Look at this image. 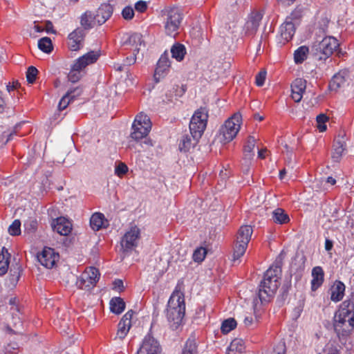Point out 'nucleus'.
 Masks as SVG:
<instances>
[{
    "label": "nucleus",
    "mask_w": 354,
    "mask_h": 354,
    "mask_svg": "<svg viewBox=\"0 0 354 354\" xmlns=\"http://www.w3.org/2000/svg\"><path fill=\"white\" fill-rule=\"evenodd\" d=\"M255 321H257V318H255ZM254 319L250 315H247L245 317L243 322L245 326L250 327L253 325Z\"/></svg>",
    "instance_id": "nucleus-56"
},
{
    "label": "nucleus",
    "mask_w": 354,
    "mask_h": 354,
    "mask_svg": "<svg viewBox=\"0 0 354 354\" xmlns=\"http://www.w3.org/2000/svg\"><path fill=\"white\" fill-rule=\"evenodd\" d=\"M299 12H292L290 17H287L286 21L281 26V37L283 41H281L280 42L283 43V44L289 41L294 36L295 32V25L292 20L299 19Z\"/></svg>",
    "instance_id": "nucleus-9"
},
{
    "label": "nucleus",
    "mask_w": 354,
    "mask_h": 354,
    "mask_svg": "<svg viewBox=\"0 0 354 354\" xmlns=\"http://www.w3.org/2000/svg\"><path fill=\"white\" fill-rule=\"evenodd\" d=\"M134 311L130 310L127 311L120 319L118 325L117 336L123 339L129 333L131 327V319Z\"/></svg>",
    "instance_id": "nucleus-15"
},
{
    "label": "nucleus",
    "mask_w": 354,
    "mask_h": 354,
    "mask_svg": "<svg viewBox=\"0 0 354 354\" xmlns=\"http://www.w3.org/2000/svg\"><path fill=\"white\" fill-rule=\"evenodd\" d=\"M38 48L46 53H50L53 50V44L49 37H44L38 41Z\"/></svg>",
    "instance_id": "nucleus-37"
},
{
    "label": "nucleus",
    "mask_w": 354,
    "mask_h": 354,
    "mask_svg": "<svg viewBox=\"0 0 354 354\" xmlns=\"http://www.w3.org/2000/svg\"><path fill=\"white\" fill-rule=\"evenodd\" d=\"M333 327L340 338L348 336L354 329V300L347 299L338 306L333 318Z\"/></svg>",
    "instance_id": "nucleus-2"
},
{
    "label": "nucleus",
    "mask_w": 354,
    "mask_h": 354,
    "mask_svg": "<svg viewBox=\"0 0 354 354\" xmlns=\"http://www.w3.org/2000/svg\"><path fill=\"white\" fill-rule=\"evenodd\" d=\"M172 90L174 92H176V95L178 97L182 96L185 93L186 91L183 86H182L181 87H179L178 86H174Z\"/></svg>",
    "instance_id": "nucleus-58"
},
{
    "label": "nucleus",
    "mask_w": 354,
    "mask_h": 354,
    "mask_svg": "<svg viewBox=\"0 0 354 354\" xmlns=\"http://www.w3.org/2000/svg\"><path fill=\"white\" fill-rule=\"evenodd\" d=\"M140 229L135 226L125 233L121 241V245L124 251L131 250L137 246L138 240L140 238Z\"/></svg>",
    "instance_id": "nucleus-12"
},
{
    "label": "nucleus",
    "mask_w": 354,
    "mask_h": 354,
    "mask_svg": "<svg viewBox=\"0 0 354 354\" xmlns=\"http://www.w3.org/2000/svg\"><path fill=\"white\" fill-rule=\"evenodd\" d=\"M69 93H66L62 97V99L60 100L59 102V104H58V109L59 111H62V110H64L67 106L71 102H73L70 98H69Z\"/></svg>",
    "instance_id": "nucleus-48"
},
{
    "label": "nucleus",
    "mask_w": 354,
    "mask_h": 354,
    "mask_svg": "<svg viewBox=\"0 0 354 354\" xmlns=\"http://www.w3.org/2000/svg\"><path fill=\"white\" fill-rule=\"evenodd\" d=\"M20 126H21L20 124H17L15 125V130L13 131H12L11 133H10L9 135L8 136L6 142H8V141H10L12 139L13 135L16 133V131H17V128L19 127Z\"/></svg>",
    "instance_id": "nucleus-62"
},
{
    "label": "nucleus",
    "mask_w": 354,
    "mask_h": 354,
    "mask_svg": "<svg viewBox=\"0 0 354 354\" xmlns=\"http://www.w3.org/2000/svg\"><path fill=\"white\" fill-rule=\"evenodd\" d=\"M317 127L320 132H323L326 130V122L328 120V118L325 114H319L317 116Z\"/></svg>",
    "instance_id": "nucleus-43"
},
{
    "label": "nucleus",
    "mask_w": 354,
    "mask_h": 354,
    "mask_svg": "<svg viewBox=\"0 0 354 354\" xmlns=\"http://www.w3.org/2000/svg\"><path fill=\"white\" fill-rule=\"evenodd\" d=\"M142 37V35L138 32L125 33L122 39V46H125L127 49L133 48V51L138 53L139 46L143 41Z\"/></svg>",
    "instance_id": "nucleus-13"
},
{
    "label": "nucleus",
    "mask_w": 354,
    "mask_h": 354,
    "mask_svg": "<svg viewBox=\"0 0 354 354\" xmlns=\"http://www.w3.org/2000/svg\"><path fill=\"white\" fill-rule=\"evenodd\" d=\"M256 139L254 136H250L244 145L243 152L245 157L249 158L254 156L253 149L255 146Z\"/></svg>",
    "instance_id": "nucleus-36"
},
{
    "label": "nucleus",
    "mask_w": 354,
    "mask_h": 354,
    "mask_svg": "<svg viewBox=\"0 0 354 354\" xmlns=\"http://www.w3.org/2000/svg\"><path fill=\"white\" fill-rule=\"evenodd\" d=\"M39 262L48 269L53 268L59 259V255L53 248L45 247L37 256Z\"/></svg>",
    "instance_id": "nucleus-10"
},
{
    "label": "nucleus",
    "mask_w": 354,
    "mask_h": 354,
    "mask_svg": "<svg viewBox=\"0 0 354 354\" xmlns=\"http://www.w3.org/2000/svg\"><path fill=\"white\" fill-rule=\"evenodd\" d=\"M248 245V243H245V241L236 240V243L234 248V260L239 259L245 254Z\"/></svg>",
    "instance_id": "nucleus-35"
},
{
    "label": "nucleus",
    "mask_w": 354,
    "mask_h": 354,
    "mask_svg": "<svg viewBox=\"0 0 354 354\" xmlns=\"http://www.w3.org/2000/svg\"><path fill=\"white\" fill-rule=\"evenodd\" d=\"M21 222L19 220H15L8 228V232L12 236H17L21 234Z\"/></svg>",
    "instance_id": "nucleus-45"
},
{
    "label": "nucleus",
    "mask_w": 354,
    "mask_h": 354,
    "mask_svg": "<svg viewBox=\"0 0 354 354\" xmlns=\"http://www.w3.org/2000/svg\"><path fill=\"white\" fill-rule=\"evenodd\" d=\"M44 30L49 33V32H55V30H53V25L50 21H46L45 22V26Z\"/></svg>",
    "instance_id": "nucleus-59"
},
{
    "label": "nucleus",
    "mask_w": 354,
    "mask_h": 354,
    "mask_svg": "<svg viewBox=\"0 0 354 354\" xmlns=\"http://www.w3.org/2000/svg\"><path fill=\"white\" fill-rule=\"evenodd\" d=\"M252 232L253 230L250 225L241 227L237 234L236 240L243 241L248 243L250 241Z\"/></svg>",
    "instance_id": "nucleus-32"
},
{
    "label": "nucleus",
    "mask_w": 354,
    "mask_h": 354,
    "mask_svg": "<svg viewBox=\"0 0 354 354\" xmlns=\"http://www.w3.org/2000/svg\"><path fill=\"white\" fill-rule=\"evenodd\" d=\"M133 124H136L138 126H142L143 127H146L147 126H149V129L151 128V123L149 118L142 113H139L136 115L134 122Z\"/></svg>",
    "instance_id": "nucleus-40"
},
{
    "label": "nucleus",
    "mask_w": 354,
    "mask_h": 354,
    "mask_svg": "<svg viewBox=\"0 0 354 354\" xmlns=\"http://www.w3.org/2000/svg\"><path fill=\"white\" fill-rule=\"evenodd\" d=\"M333 247V243L331 240L326 239L325 241V250L326 251H330L332 250Z\"/></svg>",
    "instance_id": "nucleus-61"
},
{
    "label": "nucleus",
    "mask_w": 354,
    "mask_h": 354,
    "mask_svg": "<svg viewBox=\"0 0 354 354\" xmlns=\"http://www.w3.org/2000/svg\"><path fill=\"white\" fill-rule=\"evenodd\" d=\"M122 17L126 20H130L134 17L133 9L130 6L125 7L122 11Z\"/></svg>",
    "instance_id": "nucleus-49"
},
{
    "label": "nucleus",
    "mask_w": 354,
    "mask_h": 354,
    "mask_svg": "<svg viewBox=\"0 0 354 354\" xmlns=\"http://www.w3.org/2000/svg\"><path fill=\"white\" fill-rule=\"evenodd\" d=\"M310 55V50L306 46H301L299 47L294 53V61L295 64H302L308 57V55Z\"/></svg>",
    "instance_id": "nucleus-26"
},
{
    "label": "nucleus",
    "mask_w": 354,
    "mask_h": 354,
    "mask_svg": "<svg viewBox=\"0 0 354 354\" xmlns=\"http://www.w3.org/2000/svg\"><path fill=\"white\" fill-rule=\"evenodd\" d=\"M345 285L340 281H336L330 288V299L335 302L341 301L344 295Z\"/></svg>",
    "instance_id": "nucleus-22"
},
{
    "label": "nucleus",
    "mask_w": 354,
    "mask_h": 354,
    "mask_svg": "<svg viewBox=\"0 0 354 354\" xmlns=\"http://www.w3.org/2000/svg\"><path fill=\"white\" fill-rule=\"evenodd\" d=\"M17 299L16 297H11L9 300V304L12 306H14V307L12 308V310L14 311H16L17 313L20 312V309L19 306H17Z\"/></svg>",
    "instance_id": "nucleus-57"
},
{
    "label": "nucleus",
    "mask_w": 354,
    "mask_h": 354,
    "mask_svg": "<svg viewBox=\"0 0 354 354\" xmlns=\"http://www.w3.org/2000/svg\"><path fill=\"white\" fill-rule=\"evenodd\" d=\"M345 150L344 142L339 139L335 140L333 145L332 159L334 162H338L341 160Z\"/></svg>",
    "instance_id": "nucleus-25"
},
{
    "label": "nucleus",
    "mask_w": 354,
    "mask_h": 354,
    "mask_svg": "<svg viewBox=\"0 0 354 354\" xmlns=\"http://www.w3.org/2000/svg\"><path fill=\"white\" fill-rule=\"evenodd\" d=\"M171 66V62L169 58V54L165 51L158 59L154 73V80L156 83L160 82V77H164L169 71Z\"/></svg>",
    "instance_id": "nucleus-14"
},
{
    "label": "nucleus",
    "mask_w": 354,
    "mask_h": 354,
    "mask_svg": "<svg viewBox=\"0 0 354 354\" xmlns=\"http://www.w3.org/2000/svg\"><path fill=\"white\" fill-rule=\"evenodd\" d=\"M94 21H95L94 14L90 10L86 11L81 16V20H80V24H81L82 26L83 27V30L85 31V30L91 29L93 27V22Z\"/></svg>",
    "instance_id": "nucleus-28"
},
{
    "label": "nucleus",
    "mask_w": 354,
    "mask_h": 354,
    "mask_svg": "<svg viewBox=\"0 0 354 354\" xmlns=\"http://www.w3.org/2000/svg\"><path fill=\"white\" fill-rule=\"evenodd\" d=\"M281 261H276L264 273L258 292L259 298L262 304L269 302L279 288V275L281 272Z\"/></svg>",
    "instance_id": "nucleus-3"
},
{
    "label": "nucleus",
    "mask_w": 354,
    "mask_h": 354,
    "mask_svg": "<svg viewBox=\"0 0 354 354\" xmlns=\"http://www.w3.org/2000/svg\"><path fill=\"white\" fill-rule=\"evenodd\" d=\"M138 53H133V55L130 56V57H127L125 60L124 61V65H127V66H131V65H133L136 63V55Z\"/></svg>",
    "instance_id": "nucleus-55"
},
{
    "label": "nucleus",
    "mask_w": 354,
    "mask_h": 354,
    "mask_svg": "<svg viewBox=\"0 0 354 354\" xmlns=\"http://www.w3.org/2000/svg\"><path fill=\"white\" fill-rule=\"evenodd\" d=\"M286 347L284 342H279L275 345L272 354H286Z\"/></svg>",
    "instance_id": "nucleus-51"
},
{
    "label": "nucleus",
    "mask_w": 354,
    "mask_h": 354,
    "mask_svg": "<svg viewBox=\"0 0 354 354\" xmlns=\"http://www.w3.org/2000/svg\"><path fill=\"white\" fill-rule=\"evenodd\" d=\"M339 46L338 41L334 37H325L316 40L310 48V55L317 61H326Z\"/></svg>",
    "instance_id": "nucleus-5"
},
{
    "label": "nucleus",
    "mask_w": 354,
    "mask_h": 354,
    "mask_svg": "<svg viewBox=\"0 0 354 354\" xmlns=\"http://www.w3.org/2000/svg\"><path fill=\"white\" fill-rule=\"evenodd\" d=\"M161 350V346L158 340L151 333H148L143 339L137 354H160Z\"/></svg>",
    "instance_id": "nucleus-11"
},
{
    "label": "nucleus",
    "mask_w": 354,
    "mask_h": 354,
    "mask_svg": "<svg viewBox=\"0 0 354 354\" xmlns=\"http://www.w3.org/2000/svg\"><path fill=\"white\" fill-rule=\"evenodd\" d=\"M128 171V167L122 162H119L115 167V174L120 178H122Z\"/></svg>",
    "instance_id": "nucleus-47"
},
{
    "label": "nucleus",
    "mask_w": 354,
    "mask_h": 354,
    "mask_svg": "<svg viewBox=\"0 0 354 354\" xmlns=\"http://www.w3.org/2000/svg\"><path fill=\"white\" fill-rule=\"evenodd\" d=\"M100 57V54L95 51H90L78 58L71 67L68 74L70 82L75 83L81 78V71L86 66L95 63Z\"/></svg>",
    "instance_id": "nucleus-6"
},
{
    "label": "nucleus",
    "mask_w": 354,
    "mask_h": 354,
    "mask_svg": "<svg viewBox=\"0 0 354 354\" xmlns=\"http://www.w3.org/2000/svg\"><path fill=\"white\" fill-rule=\"evenodd\" d=\"M165 30L167 35H175L183 19L179 10L176 8L167 10L165 13Z\"/></svg>",
    "instance_id": "nucleus-8"
},
{
    "label": "nucleus",
    "mask_w": 354,
    "mask_h": 354,
    "mask_svg": "<svg viewBox=\"0 0 354 354\" xmlns=\"http://www.w3.org/2000/svg\"><path fill=\"white\" fill-rule=\"evenodd\" d=\"M263 18V14L259 11L252 12L245 25V33L252 35L256 33Z\"/></svg>",
    "instance_id": "nucleus-16"
},
{
    "label": "nucleus",
    "mask_w": 354,
    "mask_h": 354,
    "mask_svg": "<svg viewBox=\"0 0 354 354\" xmlns=\"http://www.w3.org/2000/svg\"><path fill=\"white\" fill-rule=\"evenodd\" d=\"M172 57L177 61H182L186 54V49L184 45L177 43L172 46L171 48Z\"/></svg>",
    "instance_id": "nucleus-31"
},
{
    "label": "nucleus",
    "mask_w": 354,
    "mask_h": 354,
    "mask_svg": "<svg viewBox=\"0 0 354 354\" xmlns=\"http://www.w3.org/2000/svg\"><path fill=\"white\" fill-rule=\"evenodd\" d=\"M113 11V7L109 3L102 4L94 15L95 21L99 25L104 24L111 17Z\"/></svg>",
    "instance_id": "nucleus-20"
},
{
    "label": "nucleus",
    "mask_w": 354,
    "mask_h": 354,
    "mask_svg": "<svg viewBox=\"0 0 354 354\" xmlns=\"http://www.w3.org/2000/svg\"><path fill=\"white\" fill-rule=\"evenodd\" d=\"M82 93V89L80 87H75L74 88L70 89L67 91L66 93H69V98L73 101L78 96H80Z\"/></svg>",
    "instance_id": "nucleus-52"
},
{
    "label": "nucleus",
    "mask_w": 354,
    "mask_h": 354,
    "mask_svg": "<svg viewBox=\"0 0 354 354\" xmlns=\"http://www.w3.org/2000/svg\"><path fill=\"white\" fill-rule=\"evenodd\" d=\"M326 182L328 183H330V185H333L336 183V180L335 178H333V177L331 176H328L327 178H326Z\"/></svg>",
    "instance_id": "nucleus-64"
},
{
    "label": "nucleus",
    "mask_w": 354,
    "mask_h": 354,
    "mask_svg": "<svg viewBox=\"0 0 354 354\" xmlns=\"http://www.w3.org/2000/svg\"><path fill=\"white\" fill-rule=\"evenodd\" d=\"M104 216L102 213H95L90 219V225L93 230H99L103 225Z\"/></svg>",
    "instance_id": "nucleus-34"
},
{
    "label": "nucleus",
    "mask_w": 354,
    "mask_h": 354,
    "mask_svg": "<svg viewBox=\"0 0 354 354\" xmlns=\"http://www.w3.org/2000/svg\"><path fill=\"white\" fill-rule=\"evenodd\" d=\"M185 313V298L183 294L173 293L169 299L167 317L171 327L176 330L183 323Z\"/></svg>",
    "instance_id": "nucleus-4"
},
{
    "label": "nucleus",
    "mask_w": 354,
    "mask_h": 354,
    "mask_svg": "<svg viewBox=\"0 0 354 354\" xmlns=\"http://www.w3.org/2000/svg\"><path fill=\"white\" fill-rule=\"evenodd\" d=\"M197 352V346L194 340L188 339L183 350L182 354H195Z\"/></svg>",
    "instance_id": "nucleus-42"
},
{
    "label": "nucleus",
    "mask_w": 354,
    "mask_h": 354,
    "mask_svg": "<svg viewBox=\"0 0 354 354\" xmlns=\"http://www.w3.org/2000/svg\"><path fill=\"white\" fill-rule=\"evenodd\" d=\"M272 220L277 224H285L289 222L288 215L281 208H277L272 212Z\"/></svg>",
    "instance_id": "nucleus-29"
},
{
    "label": "nucleus",
    "mask_w": 354,
    "mask_h": 354,
    "mask_svg": "<svg viewBox=\"0 0 354 354\" xmlns=\"http://www.w3.org/2000/svg\"><path fill=\"white\" fill-rule=\"evenodd\" d=\"M147 8L146 1H139L135 4V9L139 12H144Z\"/></svg>",
    "instance_id": "nucleus-54"
},
{
    "label": "nucleus",
    "mask_w": 354,
    "mask_h": 354,
    "mask_svg": "<svg viewBox=\"0 0 354 354\" xmlns=\"http://www.w3.org/2000/svg\"><path fill=\"white\" fill-rule=\"evenodd\" d=\"M21 268L19 263H15V265H12L10 273V281L12 283H17L21 275Z\"/></svg>",
    "instance_id": "nucleus-39"
},
{
    "label": "nucleus",
    "mask_w": 354,
    "mask_h": 354,
    "mask_svg": "<svg viewBox=\"0 0 354 354\" xmlns=\"http://www.w3.org/2000/svg\"><path fill=\"white\" fill-rule=\"evenodd\" d=\"M53 231L62 236L68 235L72 230V224L64 217H58L53 220L52 224Z\"/></svg>",
    "instance_id": "nucleus-17"
},
{
    "label": "nucleus",
    "mask_w": 354,
    "mask_h": 354,
    "mask_svg": "<svg viewBox=\"0 0 354 354\" xmlns=\"http://www.w3.org/2000/svg\"><path fill=\"white\" fill-rule=\"evenodd\" d=\"M131 129L132 132L131 133L130 136L136 141H138L139 140L145 138L151 130L149 125L146 127H143L136 124H132Z\"/></svg>",
    "instance_id": "nucleus-23"
},
{
    "label": "nucleus",
    "mask_w": 354,
    "mask_h": 354,
    "mask_svg": "<svg viewBox=\"0 0 354 354\" xmlns=\"http://www.w3.org/2000/svg\"><path fill=\"white\" fill-rule=\"evenodd\" d=\"M208 117V111L205 107L194 112L189 122L190 135L184 134L179 141L180 152L187 153L197 145L206 129Z\"/></svg>",
    "instance_id": "nucleus-1"
},
{
    "label": "nucleus",
    "mask_w": 354,
    "mask_h": 354,
    "mask_svg": "<svg viewBox=\"0 0 354 354\" xmlns=\"http://www.w3.org/2000/svg\"><path fill=\"white\" fill-rule=\"evenodd\" d=\"M207 250L205 248H198L196 249L193 254V259L196 262H202L205 258Z\"/></svg>",
    "instance_id": "nucleus-44"
},
{
    "label": "nucleus",
    "mask_w": 354,
    "mask_h": 354,
    "mask_svg": "<svg viewBox=\"0 0 354 354\" xmlns=\"http://www.w3.org/2000/svg\"><path fill=\"white\" fill-rule=\"evenodd\" d=\"M34 28L37 32H41L44 30V28L43 26L37 24L35 25Z\"/></svg>",
    "instance_id": "nucleus-63"
},
{
    "label": "nucleus",
    "mask_w": 354,
    "mask_h": 354,
    "mask_svg": "<svg viewBox=\"0 0 354 354\" xmlns=\"http://www.w3.org/2000/svg\"><path fill=\"white\" fill-rule=\"evenodd\" d=\"M346 82L344 73H338L335 74L329 83V88L331 91H337L342 87Z\"/></svg>",
    "instance_id": "nucleus-30"
},
{
    "label": "nucleus",
    "mask_w": 354,
    "mask_h": 354,
    "mask_svg": "<svg viewBox=\"0 0 354 354\" xmlns=\"http://www.w3.org/2000/svg\"><path fill=\"white\" fill-rule=\"evenodd\" d=\"M290 287H291V284H290V281H288L283 284V286L281 288V293L280 295V297L282 301H284L286 299Z\"/></svg>",
    "instance_id": "nucleus-50"
},
{
    "label": "nucleus",
    "mask_w": 354,
    "mask_h": 354,
    "mask_svg": "<svg viewBox=\"0 0 354 354\" xmlns=\"http://www.w3.org/2000/svg\"><path fill=\"white\" fill-rule=\"evenodd\" d=\"M38 73V70L33 66H30L28 67V71L26 72V79L27 82L29 84H33L35 80Z\"/></svg>",
    "instance_id": "nucleus-46"
},
{
    "label": "nucleus",
    "mask_w": 354,
    "mask_h": 354,
    "mask_svg": "<svg viewBox=\"0 0 354 354\" xmlns=\"http://www.w3.org/2000/svg\"><path fill=\"white\" fill-rule=\"evenodd\" d=\"M311 290H317L324 283V272L321 266H315L312 270Z\"/></svg>",
    "instance_id": "nucleus-21"
},
{
    "label": "nucleus",
    "mask_w": 354,
    "mask_h": 354,
    "mask_svg": "<svg viewBox=\"0 0 354 354\" xmlns=\"http://www.w3.org/2000/svg\"><path fill=\"white\" fill-rule=\"evenodd\" d=\"M237 323L234 318H228L224 320L221 326V330L223 334H227L236 327Z\"/></svg>",
    "instance_id": "nucleus-38"
},
{
    "label": "nucleus",
    "mask_w": 354,
    "mask_h": 354,
    "mask_svg": "<svg viewBox=\"0 0 354 354\" xmlns=\"http://www.w3.org/2000/svg\"><path fill=\"white\" fill-rule=\"evenodd\" d=\"M89 277L88 274L83 272L77 279L76 284L77 287L82 290H89L94 287L95 285L88 280Z\"/></svg>",
    "instance_id": "nucleus-33"
},
{
    "label": "nucleus",
    "mask_w": 354,
    "mask_h": 354,
    "mask_svg": "<svg viewBox=\"0 0 354 354\" xmlns=\"http://www.w3.org/2000/svg\"><path fill=\"white\" fill-rule=\"evenodd\" d=\"M11 254L8 249L3 247L0 252V276L4 275L8 270Z\"/></svg>",
    "instance_id": "nucleus-24"
},
{
    "label": "nucleus",
    "mask_w": 354,
    "mask_h": 354,
    "mask_svg": "<svg viewBox=\"0 0 354 354\" xmlns=\"http://www.w3.org/2000/svg\"><path fill=\"white\" fill-rule=\"evenodd\" d=\"M266 71H261L257 75H256V84L258 86H262L265 82L266 80Z\"/></svg>",
    "instance_id": "nucleus-53"
},
{
    "label": "nucleus",
    "mask_w": 354,
    "mask_h": 354,
    "mask_svg": "<svg viewBox=\"0 0 354 354\" xmlns=\"http://www.w3.org/2000/svg\"><path fill=\"white\" fill-rule=\"evenodd\" d=\"M242 116L241 113H236L225 122L220 129L225 142L232 141L237 135L241 124Z\"/></svg>",
    "instance_id": "nucleus-7"
},
{
    "label": "nucleus",
    "mask_w": 354,
    "mask_h": 354,
    "mask_svg": "<svg viewBox=\"0 0 354 354\" xmlns=\"http://www.w3.org/2000/svg\"><path fill=\"white\" fill-rule=\"evenodd\" d=\"M84 37L85 32L82 28H77L70 33L68 35L70 49L73 51L79 50Z\"/></svg>",
    "instance_id": "nucleus-19"
},
{
    "label": "nucleus",
    "mask_w": 354,
    "mask_h": 354,
    "mask_svg": "<svg viewBox=\"0 0 354 354\" xmlns=\"http://www.w3.org/2000/svg\"><path fill=\"white\" fill-rule=\"evenodd\" d=\"M306 88V81L297 78L291 84L292 98L295 102H299Z\"/></svg>",
    "instance_id": "nucleus-18"
},
{
    "label": "nucleus",
    "mask_w": 354,
    "mask_h": 354,
    "mask_svg": "<svg viewBox=\"0 0 354 354\" xmlns=\"http://www.w3.org/2000/svg\"><path fill=\"white\" fill-rule=\"evenodd\" d=\"M125 309V302L119 297H113L110 301V310L112 313L119 315Z\"/></svg>",
    "instance_id": "nucleus-27"
},
{
    "label": "nucleus",
    "mask_w": 354,
    "mask_h": 354,
    "mask_svg": "<svg viewBox=\"0 0 354 354\" xmlns=\"http://www.w3.org/2000/svg\"><path fill=\"white\" fill-rule=\"evenodd\" d=\"M113 289L122 290L123 288V281L120 279H115L113 283Z\"/></svg>",
    "instance_id": "nucleus-60"
},
{
    "label": "nucleus",
    "mask_w": 354,
    "mask_h": 354,
    "mask_svg": "<svg viewBox=\"0 0 354 354\" xmlns=\"http://www.w3.org/2000/svg\"><path fill=\"white\" fill-rule=\"evenodd\" d=\"M84 273H86L87 274H88V276L90 277L88 280H90L91 283H93L95 285L100 279V274L98 269H97L96 268L90 267L87 268L85 270V272H84Z\"/></svg>",
    "instance_id": "nucleus-41"
}]
</instances>
